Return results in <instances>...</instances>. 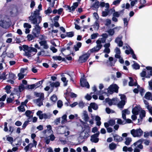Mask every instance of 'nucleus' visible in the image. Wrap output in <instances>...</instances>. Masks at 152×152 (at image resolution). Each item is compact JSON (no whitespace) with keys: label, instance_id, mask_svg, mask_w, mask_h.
I'll return each instance as SVG.
<instances>
[{"label":"nucleus","instance_id":"1","mask_svg":"<svg viewBox=\"0 0 152 152\" xmlns=\"http://www.w3.org/2000/svg\"><path fill=\"white\" fill-rule=\"evenodd\" d=\"M39 10H36L33 14L29 17V20L31 21V23L36 25L34 28L32 30V34L34 37H37L40 33L41 28L39 26V24L41 22L42 19L40 16Z\"/></svg>","mask_w":152,"mask_h":152},{"label":"nucleus","instance_id":"2","mask_svg":"<svg viewBox=\"0 0 152 152\" xmlns=\"http://www.w3.org/2000/svg\"><path fill=\"white\" fill-rule=\"evenodd\" d=\"M23 47L24 50L25 51L24 55L27 56L28 58L31 57L32 56V52H34L36 53L37 51V49L34 48L29 47L28 46L26 45H23Z\"/></svg>","mask_w":152,"mask_h":152},{"label":"nucleus","instance_id":"3","mask_svg":"<svg viewBox=\"0 0 152 152\" xmlns=\"http://www.w3.org/2000/svg\"><path fill=\"white\" fill-rule=\"evenodd\" d=\"M83 128L82 127L83 130L81 132L78 138V140L80 143L82 142L84 139H87L89 136V130L88 129L83 130Z\"/></svg>","mask_w":152,"mask_h":152},{"label":"nucleus","instance_id":"4","mask_svg":"<svg viewBox=\"0 0 152 152\" xmlns=\"http://www.w3.org/2000/svg\"><path fill=\"white\" fill-rule=\"evenodd\" d=\"M118 87L116 85H111L108 88L105 89L107 91V94H111L114 92L117 93L118 92Z\"/></svg>","mask_w":152,"mask_h":152},{"label":"nucleus","instance_id":"5","mask_svg":"<svg viewBox=\"0 0 152 152\" xmlns=\"http://www.w3.org/2000/svg\"><path fill=\"white\" fill-rule=\"evenodd\" d=\"M131 133L134 137L141 136L143 134V131L140 129L136 130L133 129L131 131Z\"/></svg>","mask_w":152,"mask_h":152},{"label":"nucleus","instance_id":"6","mask_svg":"<svg viewBox=\"0 0 152 152\" xmlns=\"http://www.w3.org/2000/svg\"><path fill=\"white\" fill-rule=\"evenodd\" d=\"M90 55L89 53V51L88 53L85 54L79 57V61L80 63H83L86 62L88 58Z\"/></svg>","mask_w":152,"mask_h":152},{"label":"nucleus","instance_id":"7","mask_svg":"<svg viewBox=\"0 0 152 152\" xmlns=\"http://www.w3.org/2000/svg\"><path fill=\"white\" fill-rule=\"evenodd\" d=\"M78 6V4L77 2H75L73 4V5L71 7H69L68 5H65L63 7H66L67 9L66 10H69V12H71V11H74L75 9L77 8V7Z\"/></svg>","mask_w":152,"mask_h":152},{"label":"nucleus","instance_id":"8","mask_svg":"<svg viewBox=\"0 0 152 152\" xmlns=\"http://www.w3.org/2000/svg\"><path fill=\"white\" fill-rule=\"evenodd\" d=\"M80 83L81 86L83 87H86L88 88L90 87L89 85L86 80L83 77L81 78L80 79Z\"/></svg>","mask_w":152,"mask_h":152},{"label":"nucleus","instance_id":"9","mask_svg":"<svg viewBox=\"0 0 152 152\" xmlns=\"http://www.w3.org/2000/svg\"><path fill=\"white\" fill-rule=\"evenodd\" d=\"M43 94H41L40 96L38 99L33 100V102L34 104H43Z\"/></svg>","mask_w":152,"mask_h":152},{"label":"nucleus","instance_id":"10","mask_svg":"<svg viewBox=\"0 0 152 152\" xmlns=\"http://www.w3.org/2000/svg\"><path fill=\"white\" fill-rule=\"evenodd\" d=\"M99 134V132H98L91 136V138L90 140L92 142L94 143L97 142L99 140V138L98 137Z\"/></svg>","mask_w":152,"mask_h":152},{"label":"nucleus","instance_id":"11","mask_svg":"<svg viewBox=\"0 0 152 152\" xmlns=\"http://www.w3.org/2000/svg\"><path fill=\"white\" fill-rule=\"evenodd\" d=\"M140 75L142 77H145L146 78H149L150 76H152V71L151 70L149 72L148 71L146 72L143 71L140 73Z\"/></svg>","mask_w":152,"mask_h":152},{"label":"nucleus","instance_id":"12","mask_svg":"<svg viewBox=\"0 0 152 152\" xmlns=\"http://www.w3.org/2000/svg\"><path fill=\"white\" fill-rule=\"evenodd\" d=\"M122 36L121 35H119L116 37L115 40V42L117 44L119 47H122L123 45V43L122 41Z\"/></svg>","mask_w":152,"mask_h":152},{"label":"nucleus","instance_id":"13","mask_svg":"<svg viewBox=\"0 0 152 152\" xmlns=\"http://www.w3.org/2000/svg\"><path fill=\"white\" fill-rule=\"evenodd\" d=\"M105 101L109 104H115L118 102L117 98H113L112 99H110L109 98L105 99Z\"/></svg>","mask_w":152,"mask_h":152},{"label":"nucleus","instance_id":"14","mask_svg":"<svg viewBox=\"0 0 152 152\" xmlns=\"http://www.w3.org/2000/svg\"><path fill=\"white\" fill-rule=\"evenodd\" d=\"M143 142H144V143L146 145H149L150 142V141L149 140H144L143 139H140L137 142L134 143V144L132 145V146L133 145L136 146L138 143L141 144V143Z\"/></svg>","mask_w":152,"mask_h":152},{"label":"nucleus","instance_id":"15","mask_svg":"<svg viewBox=\"0 0 152 152\" xmlns=\"http://www.w3.org/2000/svg\"><path fill=\"white\" fill-rule=\"evenodd\" d=\"M97 45L90 50V51L91 53L94 52H97L99 51L102 47V45H100L98 44V43H96Z\"/></svg>","mask_w":152,"mask_h":152},{"label":"nucleus","instance_id":"16","mask_svg":"<svg viewBox=\"0 0 152 152\" xmlns=\"http://www.w3.org/2000/svg\"><path fill=\"white\" fill-rule=\"evenodd\" d=\"M141 109L139 107H136L133 109L132 110V113L135 115H137L138 114L139 112L141 111Z\"/></svg>","mask_w":152,"mask_h":152},{"label":"nucleus","instance_id":"17","mask_svg":"<svg viewBox=\"0 0 152 152\" xmlns=\"http://www.w3.org/2000/svg\"><path fill=\"white\" fill-rule=\"evenodd\" d=\"M121 101L120 102V104H125L126 102V96L124 95H121L120 97Z\"/></svg>","mask_w":152,"mask_h":152},{"label":"nucleus","instance_id":"18","mask_svg":"<svg viewBox=\"0 0 152 152\" xmlns=\"http://www.w3.org/2000/svg\"><path fill=\"white\" fill-rule=\"evenodd\" d=\"M135 146L136 148L134 150V152H140V150L138 148L141 149H142L143 148V145L142 144L139 143H138Z\"/></svg>","mask_w":152,"mask_h":152},{"label":"nucleus","instance_id":"19","mask_svg":"<svg viewBox=\"0 0 152 152\" xmlns=\"http://www.w3.org/2000/svg\"><path fill=\"white\" fill-rule=\"evenodd\" d=\"M145 115V111L144 110H142L141 111L140 113V119H138V123L140 121H141L143 119V118H144Z\"/></svg>","mask_w":152,"mask_h":152},{"label":"nucleus","instance_id":"20","mask_svg":"<svg viewBox=\"0 0 152 152\" xmlns=\"http://www.w3.org/2000/svg\"><path fill=\"white\" fill-rule=\"evenodd\" d=\"M115 51L116 53V54L115 55V57L116 58H120L121 51L120 49L118 47H116L115 49Z\"/></svg>","mask_w":152,"mask_h":152},{"label":"nucleus","instance_id":"21","mask_svg":"<svg viewBox=\"0 0 152 152\" xmlns=\"http://www.w3.org/2000/svg\"><path fill=\"white\" fill-rule=\"evenodd\" d=\"M122 112V118L124 120H126V114H129L130 113L129 111L128 110V109H125L123 110Z\"/></svg>","mask_w":152,"mask_h":152},{"label":"nucleus","instance_id":"22","mask_svg":"<svg viewBox=\"0 0 152 152\" xmlns=\"http://www.w3.org/2000/svg\"><path fill=\"white\" fill-rule=\"evenodd\" d=\"M114 140L116 142H121L123 140L122 138L117 134H115L113 135Z\"/></svg>","mask_w":152,"mask_h":152},{"label":"nucleus","instance_id":"23","mask_svg":"<svg viewBox=\"0 0 152 152\" xmlns=\"http://www.w3.org/2000/svg\"><path fill=\"white\" fill-rule=\"evenodd\" d=\"M99 1H96L92 5V7L93 8V9L95 10L99 8Z\"/></svg>","mask_w":152,"mask_h":152},{"label":"nucleus","instance_id":"24","mask_svg":"<svg viewBox=\"0 0 152 152\" xmlns=\"http://www.w3.org/2000/svg\"><path fill=\"white\" fill-rule=\"evenodd\" d=\"M120 27H117L115 28H114L113 29H110L108 31V32L109 33L110 35L112 36L113 35L114 33V30L115 29H117L118 30L120 29Z\"/></svg>","mask_w":152,"mask_h":152},{"label":"nucleus","instance_id":"25","mask_svg":"<svg viewBox=\"0 0 152 152\" xmlns=\"http://www.w3.org/2000/svg\"><path fill=\"white\" fill-rule=\"evenodd\" d=\"M83 114L84 117V120L86 122L87 121L89 118L87 112L84 111L83 112Z\"/></svg>","mask_w":152,"mask_h":152},{"label":"nucleus","instance_id":"26","mask_svg":"<svg viewBox=\"0 0 152 152\" xmlns=\"http://www.w3.org/2000/svg\"><path fill=\"white\" fill-rule=\"evenodd\" d=\"M37 55L38 56H47V53L44 50L42 49L41 51L38 53Z\"/></svg>","mask_w":152,"mask_h":152},{"label":"nucleus","instance_id":"27","mask_svg":"<svg viewBox=\"0 0 152 152\" xmlns=\"http://www.w3.org/2000/svg\"><path fill=\"white\" fill-rule=\"evenodd\" d=\"M106 39L104 38H99L96 41V43H98V44L102 45V43H104L105 42Z\"/></svg>","mask_w":152,"mask_h":152},{"label":"nucleus","instance_id":"28","mask_svg":"<svg viewBox=\"0 0 152 152\" xmlns=\"http://www.w3.org/2000/svg\"><path fill=\"white\" fill-rule=\"evenodd\" d=\"M50 85L52 87H57L59 86L60 83L58 82H53L50 83Z\"/></svg>","mask_w":152,"mask_h":152},{"label":"nucleus","instance_id":"29","mask_svg":"<svg viewBox=\"0 0 152 152\" xmlns=\"http://www.w3.org/2000/svg\"><path fill=\"white\" fill-rule=\"evenodd\" d=\"M109 147L110 150H113L116 148V145L114 142H112L109 145Z\"/></svg>","mask_w":152,"mask_h":152},{"label":"nucleus","instance_id":"30","mask_svg":"<svg viewBox=\"0 0 152 152\" xmlns=\"http://www.w3.org/2000/svg\"><path fill=\"white\" fill-rule=\"evenodd\" d=\"M151 95V94L150 92H148L145 94L144 97L147 99L150 100Z\"/></svg>","mask_w":152,"mask_h":152},{"label":"nucleus","instance_id":"31","mask_svg":"<svg viewBox=\"0 0 152 152\" xmlns=\"http://www.w3.org/2000/svg\"><path fill=\"white\" fill-rule=\"evenodd\" d=\"M134 64L132 65V66L134 69H140V66L139 64L136 63L135 61H133Z\"/></svg>","mask_w":152,"mask_h":152},{"label":"nucleus","instance_id":"32","mask_svg":"<svg viewBox=\"0 0 152 152\" xmlns=\"http://www.w3.org/2000/svg\"><path fill=\"white\" fill-rule=\"evenodd\" d=\"M125 140L126 141L125 142V143L126 145H129L132 141V139L129 137L126 138Z\"/></svg>","mask_w":152,"mask_h":152},{"label":"nucleus","instance_id":"33","mask_svg":"<svg viewBox=\"0 0 152 152\" xmlns=\"http://www.w3.org/2000/svg\"><path fill=\"white\" fill-rule=\"evenodd\" d=\"M95 120L96 121H97V125L98 126H99L101 124V122L100 121L101 120L100 118L98 116H96V117Z\"/></svg>","mask_w":152,"mask_h":152},{"label":"nucleus","instance_id":"34","mask_svg":"<svg viewBox=\"0 0 152 152\" xmlns=\"http://www.w3.org/2000/svg\"><path fill=\"white\" fill-rule=\"evenodd\" d=\"M37 114L38 116H39V118L40 119H42L43 117L44 114L42 113V112L41 111H38L37 113Z\"/></svg>","mask_w":152,"mask_h":152},{"label":"nucleus","instance_id":"35","mask_svg":"<svg viewBox=\"0 0 152 152\" xmlns=\"http://www.w3.org/2000/svg\"><path fill=\"white\" fill-rule=\"evenodd\" d=\"M31 112L30 110H27L25 112V114L28 117V119H29L32 118L33 116L30 115L31 114Z\"/></svg>","mask_w":152,"mask_h":152},{"label":"nucleus","instance_id":"36","mask_svg":"<svg viewBox=\"0 0 152 152\" xmlns=\"http://www.w3.org/2000/svg\"><path fill=\"white\" fill-rule=\"evenodd\" d=\"M109 60L110 61V66H114V64L115 63V62L116 61V60H115L113 62H112L113 61V57H110L109 58Z\"/></svg>","mask_w":152,"mask_h":152},{"label":"nucleus","instance_id":"37","mask_svg":"<svg viewBox=\"0 0 152 152\" xmlns=\"http://www.w3.org/2000/svg\"><path fill=\"white\" fill-rule=\"evenodd\" d=\"M66 74L70 76L71 80L74 82V80L72 78L75 75L74 73L73 72H71L70 73H67Z\"/></svg>","mask_w":152,"mask_h":152},{"label":"nucleus","instance_id":"38","mask_svg":"<svg viewBox=\"0 0 152 152\" xmlns=\"http://www.w3.org/2000/svg\"><path fill=\"white\" fill-rule=\"evenodd\" d=\"M109 12V9H106L105 11H104L102 12V16L103 17H106L108 15Z\"/></svg>","mask_w":152,"mask_h":152},{"label":"nucleus","instance_id":"39","mask_svg":"<svg viewBox=\"0 0 152 152\" xmlns=\"http://www.w3.org/2000/svg\"><path fill=\"white\" fill-rule=\"evenodd\" d=\"M33 143H30L28 145L29 147L30 148H31L33 147H34V145L36 147V146L37 145V142L36 141L34 140H33Z\"/></svg>","mask_w":152,"mask_h":152},{"label":"nucleus","instance_id":"40","mask_svg":"<svg viewBox=\"0 0 152 152\" xmlns=\"http://www.w3.org/2000/svg\"><path fill=\"white\" fill-rule=\"evenodd\" d=\"M6 73L5 72H3L1 74L0 73V79H2L4 80L6 79V77L5 75Z\"/></svg>","mask_w":152,"mask_h":152},{"label":"nucleus","instance_id":"41","mask_svg":"<svg viewBox=\"0 0 152 152\" xmlns=\"http://www.w3.org/2000/svg\"><path fill=\"white\" fill-rule=\"evenodd\" d=\"M82 122L84 126V128H85V129H84L83 130H87L88 129L90 131L89 127L88 124L87 123H85L83 121H82Z\"/></svg>","mask_w":152,"mask_h":152},{"label":"nucleus","instance_id":"42","mask_svg":"<svg viewBox=\"0 0 152 152\" xmlns=\"http://www.w3.org/2000/svg\"><path fill=\"white\" fill-rule=\"evenodd\" d=\"M14 98L12 97V98L11 97L7 98V103L8 104L12 103L14 104L13 103H12L13 100H14Z\"/></svg>","mask_w":152,"mask_h":152},{"label":"nucleus","instance_id":"43","mask_svg":"<svg viewBox=\"0 0 152 152\" xmlns=\"http://www.w3.org/2000/svg\"><path fill=\"white\" fill-rule=\"evenodd\" d=\"M61 80L64 83V86H66L68 82V80H66V78L65 77H63L61 78Z\"/></svg>","mask_w":152,"mask_h":152},{"label":"nucleus","instance_id":"44","mask_svg":"<svg viewBox=\"0 0 152 152\" xmlns=\"http://www.w3.org/2000/svg\"><path fill=\"white\" fill-rule=\"evenodd\" d=\"M129 78L130 81L129 83V85L130 86H136L137 83H133L132 82L133 80L132 78L131 77H129Z\"/></svg>","mask_w":152,"mask_h":152},{"label":"nucleus","instance_id":"45","mask_svg":"<svg viewBox=\"0 0 152 152\" xmlns=\"http://www.w3.org/2000/svg\"><path fill=\"white\" fill-rule=\"evenodd\" d=\"M117 123L119 124L123 125L126 124V122L124 121H122L121 119H117Z\"/></svg>","mask_w":152,"mask_h":152},{"label":"nucleus","instance_id":"46","mask_svg":"<svg viewBox=\"0 0 152 152\" xmlns=\"http://www.w3.org/2000/svg\"><path fill=\"white\" fill-rule=\"evenodd\" d=\"M66 115H64L62 117V120L61 121L62 124H64L66 121Z\"/></svg>","mask_w":152,"mask_h":152},{"label":"nucleus","instance_id":"47","mask_svg":"<svg viewBox=\"0 0 152 152\" xmlns=\"http://www.w3.org/2000/svg\"><path fill=\"white\" fill-rule=\"evenodd\" d=\"M27 37L28 40L31 41L35 37H34V35H33L31 34H29L28 35Z\"/></svg>","mask_w":152,"mask_h":152},{"label":"nucleus","instance_id":"48","mask_svg":"<svg viewBox=\"0 0 152 152\" xmlns=\"http://www.w3.org/2000/svg\"><path fill=\"white\" fill-rule=\"evenodd\" d=\"M6 23L4 20H1L0 21V26L4 28H5Z\"/></svg>","mask_w":152,"mask_h":152},{"label":"nucleus","instance_id":"49","mask_svg":"<svg viewBox=\"0 0 152 152\" xmlns=\"http://www.w3.org/2000/svg\"><path fill=\"white\" fill-rule=\"evenodd\" d=\"M50 100L52 102H56L57 100V96L55 95H53L50 98Z\"/></svg>","mask_w":152,"mask_h":152},{"label":"nucleus","instance_id":"50","mask_svg":"<svg viewBox=\"0 0 152 152\" xmlns=\"http://www.w3.org/2000/svg\"><path fill=\"white\" fill-rule=\"evenodd\" d=\"M24 105H20L18 107V109L20 111L24 112L25 111V109L23 106Z\"/></svg>","mask_w":152,"mask_h":152},{"label":"nucleus","instance_id":"51","mask_svg":"<svg viewBox=\"0 0 152 152\" xmlns=\"http://www.w3.org/2000/svg\"><path fill=\"white\" fill-rule=\"evenodd\" d=\"M15 75L12 73H10L9 74V79H10L15 80Z\"/></svg>","mask_w":152,"mask_h":152},{"label":"nucleus","instance_id":"52","mask_svg":"<svg viewBox=\"0 0 152 152\" xmlns=\"http://www.w3.org/2000/svg\"><path fill=\"white\" fill-rule=\"evenodd\" d=\"M43 80L39 81L37 83L34 84L35 85V88H37L38 87L40 86L42 84Z\"/></svg>","mask_w":152,"mask_h":152},{"label":"nucleus","instance_id":"53","mask_svg":"<svg viewBox=\"0 0 152 152\" xmlns=\"http://www.w3.org/2000/svg\"><path fill=\"white\" fill-rule=\"evenodd\" d=\"M108 123L110 124V125L111 126H112L115 124V121L114 120H110L109 121Z\"/></svg>","mask_w":152,"mask_h":152},{"label":"nucleus","instance_id":"54","mask_svg":"<svg viewBox=\"0 0 152 152\" xmlns=\"http://www.w3.org/2000/svg\"><path fill=\"white\" fill-rule=\"evenodd\" d=\"M66 34L67 36L69 37H72L74 35V32L72 31L67 32Z\"/></svg>","mask_w":152,"mask_h":152},{"label":"nucleus","instance_id":"55","mask_svg":"<svg viewBox=\"0 0 152 152\" xmlns=\"http://www.w3.org/2000/svg\"><path fill=\"white\" fill-rule=\"evenodd\" d=\"M130 53L132 55V58L134 59H136L137 57H136V56L134 54L133 50L131 48H130Z\"/></svg>","mask_w":152,"mask_h":152},{"label":"nucleus","instance_id":"56","mask_svg":"<svg viewBox=\"0 0 152 152\" xmlns=\"http://www.w3.org/2000/svg\"><path fill=\"white\" fill-rule=\"evenodd\" d=\"M24 86L23 84H22L19 86L18 89L19 90L20 92H21L24 89Z\"/></svg>","mask_w":152,"mask_h":152},{"label":"nucleus","instance_id":"57","mask_svg":"<svg viewBox=\"0 0 152 152\" xmlns=\"http://www.w3.org/2000/svg\"><path fill=\"white\" fill-rule=\"evenodd\" d=\"M123 20L124 22V25L125 26H127L129 21L126 18H124L123 19Z\"/></svg>","mask_w":152,"mask_h":152},{"label":"nucleus","instance_id":"58","mask_svg":"<svg viewBox=\"0 0 152 152\" xmlns=\"http://www.w3.org/2000/svg\"><path fill=\"white\" fill-rule=\"evenodd\" d=\"M23 27L25 28H31V26L28 23H25L23 24Z\"/></svg>","mask_w":152,"mask_h":152},{"label":"nucleus","instance_id":"59","mask_svg":"<svg viewBox=\"0 0 152 152\" xmlns=\"http://www.w3.org/2000/svg\"><path fill=\"white\" fill-rule=\"evenodd\" d=\"M52 58L55 60H58L60 61L62 59V58L60 56H53V57Z\"/></svg>","mask_w":152,"mask_h":152},{"label":"nucleus","instance_id":"60","mask_svg":"<svg viewBox=\"0 0 152 152\" xmlns=\"http://www.w3.org/2000/svg\"><path fill=\"white\" fill-rule=\"evenodd\" d=\"M98 35V33L93 34L91 36V38L92 39H95L97 37Z\"/></svg>","mask_w":152,"mask_h":152},{"label":"nucleus","instance_id":"61","mask_svg":"<svg viewBox=\"0 0 152 152\" xmlns=\"http://www.w3.org/2000/svg\"><path fill=\"white\" fill-rule=\"evenodd\" d=\"M94 26L96 29H98L99 27V23L97 21H96L95 22Z\"/></svg>","mask_w":152,"mask_h":152},{"label":"nucleus","instance_id":"62","mask_svg":"<svg viewBox=\"0 0 152 152\" xmlns=\"http://www.w3.org/2000/svg\"><path fill=\"white\" fill-rule=\"evenodd\" d=\"M52 12V10L50 7H49L48 9L45 11V13L46 14L50 13Z\"/></svg>","mask_w":152,"mask_h":152},{"label":"nucleus","instance_id":"63","mask_svg":"<svg viewBox=\"0 0 152 152\" xmlns=\"http://www.w3.org/2000/svg\"><path fill=\"white\" fill-rule=\"evenodd\" d=\"M147 108L148 109L151 114L152 115V107L150 106L149 105H148L147 106Z\"/></svg>","mask_w":152,"mask_h":152},{"label":"nucleus","instance_id":"64","mask_svg":"<svg viewBox=\"0 0 152 152\" xmlns=\"http://www.w3.org/2000/svg\"><path fill=\"white\" fill-rule=\"evenodd\" d=\"M149 88L152 90V79L148 82Z\"/></svg>","mask_w":152,"mask_h":152}]
</instances>
